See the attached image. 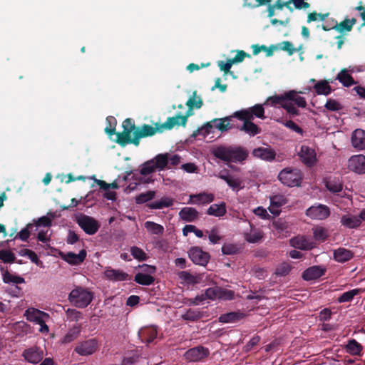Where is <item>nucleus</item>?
<instances>
[{"mask_svg":"<svg viewBox=\"0 0 365 365\" xmlns=\"http://www.w3.org/2000/svg\"><path fill=\"white\" fill-rule=\"evenodd\" d=\"M123 131L117 133L115 142L124 147L128 144L138 146L141 138L152 137L156 133H162L158 122L154 123V126L143 124L136 126L132 118H126L122 123Z\"/></svg>","mask_w":365,"mask_h":365,"instance_id":"obj_1","label":"nucleus"},{"mask_svg":"<svg viewBox=\"0 0 365 365\" xmlns=\"http://www.w3.org/2000/svg\"><path fill=\"white\" fill-rule=\"evenodd\" d=\"M180 163V155L175 154L172 156L169 153H160L153 158L145 161L140 165V173L147 176L155 171H162L165 169H170L172 166L178 165Z\"/></svg>","mask_w":365,"mask_h":365,"instance_id":"obj_2","label":"nucleus"},{"mask_svg":"<svg viewBox=\"0 0 365 365\" xmlns=\"http://www.w3.org/2000/svg\"><path fill=\"white\" fill-rule=\"evenodd\" d=\"M212 154L227 163H241L248 157L247 150L240 146H219L213 150Z\"/></svg>","mask_w":365,"mask_h":365,"instance_id":"obj_3","label":"nucleus"},{"mask_svg":"<svg viewBox=\"0 0 365 365\" xmlns=\"http://www.w3.org/2000/svg\"><path fill=\"white\" fill-rule=\"evenodd\" d=\"M93 298V293L81 287H76L68 295L71 304L81 309L86 307L91 302Z\"/></svg>","mask_w":365,"mask_h":365,"instance_id":"obj_4","label":"nucleus"},{"mask_svg":"<svg viewBox=\"0 0 365 365\" xmlns=\"http://www.w3.org/2000/svg\"><path fill=\"white\" fill-rule=\"evenodd\" d=\"M232 116L225 117L223 118H215L210 122H207L201 128L197 129L193 133V136L202 134L204 136L207 135L212 132V129L216 128L221 132L227 131L232 128L230 120Z\"/></svg>","mask_w":365,"mask_h":365,"instance_id":"obj_5","label":"nucleus"},{"mask_svg":"<svg viewBox=\"0 0 365 365\" xmlns=\"http://www.w3.org/2000/svg\"><path fill=\"white\" fill-rule=\"evenodd\" d=\"M302 178V173L296 168H286L278 175V179L288 187L299 186Z\"/></svg>","mask_w":365,"mask_h":365,"instance_id":"obj_6","label":"nucleus"},{"mask_svg":"<svg viewBox=\"0 0 365 365\" xmlns=\"http://www.w3.org/2000/svg\"><path fill=\"white\" fill-rule=\"evenodd\" d=\"M78 226L89 235L96 234L100 228V223L93 217L81 214L76 218Z\"/></svg>","mask_w":365,"mask_h":365,"instance_id":"obj_7","label":"nucleus"},{"mask_svg":"<svg viewBox=\"0 0 365 365\" xmlns=\"http://www.w3.org/2000/svg\"><path fill=\"white\" fill-rule=\"evenodd\" d=\"M232 117H236L238 119H252L254 120L255 117L260 119H264V109L261 104H256L247 109H242L234 113Z\"/></svg>","mask_w":365,"mask_h":365,"instance_id":"obj_8","label":"nucleus"},{"mask_svg":"<svg viewBox=\"0 0 365 365\" xmlns=\"http://www.w3.org/2000/svg\"><path fill=\"white\" fill-rule=\"evenodd\" d=\"M264 104L270 106L276 107L279 106L286 110L287 113L292 115H299V111L294 106H292L285 101L284 93L282 95H274L267 98Z\"/></svg>","mask_w":365,"mask_h":365,"instance_id":"obj_9","label":"nucleus"},{"mask_svg":"<svg viewBox=\"0 0 365 365\" xmlns=\"http://www.w3.org/2000/svg\"><path fill=\"white\" fill-rule=\"evenodd\" d=\"M306 215L311 219L323 220L330 215V209L325 205L316 204L306 210Z\"/></svg>","mask_w":365,"mask_h":365,"instance_id":"obj_10","label":"nucleus"},{"mask_svg":"<svg viewBox=\"0 0 365 365\" xmlns=\"http://www.w3.org/2000/svg\"><path fill=\"white\" fill-rule=\"evenodd\" d=\"M188 255L194 264L200 266H205L210 259V254L199 247H192L188 251Z\"/></svg>","mask_w":365,"mask_h":365,"instance_id":"obj_11","label":"nucleus"},{"mask_svg":"<svg viewBox=\"0 0 365 365\" xmlns=\"http://www.w3.org/2000/svg\"><path fill=\"white\" fill-rule=\"evenodd\" d=\"M298 156L301 161L309 168L314 166L317 161L315 150L305 145L301 146Z\"/></svg>","mask_w":365,"mask_h":365,"instance_id":"obj_12","label":"nucleus"},{"mask_svg":"<svg viewBox=\"0 0 365 365\" xmlns=\"http://www.w3.org/2000/svg\"><path fill=\"white\" fill-rule=\"evenodd\" d=\"M98 349V341L96 339H90L77 345L74 349V351L81 356H88L96 352Z\"/></svg>","mask_w":365,"mask_h":365,"instance_id":"obj_13","label":"nucleus"},{"mask_svg":"<svg viewBox=\"0 0 365 365\" xmlns=\"http://www.w3.org/2000/svg\"><path fill=\"white\" fill-rule=\"evenodd\" d=\"M210 354L207 348L202 346H197L188 349L185 353V357L190 361H200L205 359Z\"/></svg>","mask_w":365,"mask_h":365,"instance_id":"obj_14","label":"nucleus"},{"mask_svg":"<svg viewBox=\"0 0 365 365\" xmlns=\"http://www.w3.org/2000/svg\"><path fill=\"white\" fill-rule=\"evenodd\" d=\"M348 168L357 174H365V156L364 155L351 156L348 160Z\"/></svg>","mask_w":365,"mask_h":365,"instance_id":"obj_15","label":"nucleus"},{"mask_svg":"<svg viewBox=\"0 0 365 365\" xmlns=\"http://www.w3.org/2000/svg\"><path fill=\"white\" fill-rule=\"evenodd\" d=\"M187 123V117L182 116L180 113L175 116L168 117L165 123H159L162 133L165 130H170L173 129L175 125H182L185 127Z\"/></svg>","mask_w":365,"mask_h":365,"instance_id":"obj_16","label":"nucleus"},{"mask_svg":"<svg viewBox=\"0 0 365 365\" xmlns=\"http://www.w3.org/2000/svg\"><path fill=\"white\" fill-rule=\"evenodd\" d=\"M23 356L29 363L38 364L43 357V351L39 347L33 346L25 349L23 352Z\"/></svg>","mask_w":365,"mask_h":365,"instance_id":"obj_17","label":"nucleus"},{"mask_svg":"<svg viewBox=\"0 0 365 365\" xmlns=\"http://www.w3.org/2000/svg\"><path fill=\"white\" fill-rule=\"evenodd\" d=\"M326 272V268L322 266H312L306 269L302 275V277L305 281H312L320 278Z\"/></svg>","mask_w":365,"mask_h":365,"instance_id":"obj_18","label":"nucleus"},{"mask_svg":"<svg viewBox=\"0 0 365 365\" xmlns=\"http://www.w3.org/2000/svg\"><path fill=\"white\" fill-rule=\"evenodd\" d=\"M285 101L292 106L294 105L299 108H305L307 102L304 97L300 96L299 93L294 90L289 91L284 93Z\"/></svg>","mask_w":365,"mask_h":365,"instance_id":"obj_19","label":"nucleus"},{"mask_svg":"<svg viewBox=\"0 0 365 365\" xmlns=\"http://www.w3.org/2000/svg\"><path fill=\"white\" fill-rule=\"evenodd\" d=\"M289 244L292 247L302 250H309L314 247L312 241L304 236L299 235L290 239Z\"/></svg>","mask_w":365,"mask_h":365,"instance_id":"obj_20","label":"nucleus"},{"mask_svg":"<svg viewBox=\"0 0 365 365\" xmlns=\"http://www.w3.org/2000/svg\"><path fill=\"white\" fill-rule=\"evenodd\" d=\"M42 314H44V312L36 309H29L26 311L25 313L26 319L29 321L36 322V324L41 326V331H43V329L48 331V326L45 324L43 319H42Z\"/></svg>","mask_w":365,"mask_h":365,"instance_id":"obj_21","label":"nucleus"},{"mask_svg":"<svg viewBox=\"0 0 365 365\" xmlns=\"http://www.w3.org/2000/svg\"><path fill=\"white\" fill-rule=\"evenodd\" d=\"M61 258L70 264L78 265L81 264L86 257V251L82 250L78 254L69 252L67 253H62L61 255Z\"/></svg>","mask_w":365,"mask_h":365,"instance_id":"obj_22","label":"nucleus"},{"mask_svg":"<svg viewBox=\"0 0 365 365\" xmlns=\"http://www.w3.org/2000/svg\"><path fill=\"white\" fill-rule=\"evenodd\" d=\"M252 155L266 161H272L276 156L274 150L270 148L259 147L252 150Z\"/></svg>","mask_w":365,"mask_h":365,"instance_id":"obj_23","label":"nucleus"},{"mask_svg":"<svg viewBox=\"0 0 365 365\" xmlns=\"http://www.w3.org/2000/svg\"><path fill=\"white\" fill-rule=\"evenodd\" d=\"M158 331L155 327H146L138 331V336L143 342L150 344L157 337Z\"/></svg>","mask_w":365,"mask_h":365,"instance_id":"obj_24","label":"nucleus"},{"mask_svg":"<svg viewBox=\"0 0 365 365\" xmlns=\"http://www.w3.org/2000/svg\"><path fill=\"white\" fill-rule=\"evenodd\" d=\"M180 218L187 222H195L199 219L198 211L192 207H185L179 212Z\"/></svg>","mask_w":365,"mask_h":365,"instance_id":"obj_25","label":"nucleus"},{"mask_svg":"<svg viewBox=\"0 0 365 365\" xmlns=\"http://www.w3.org/2000/svg\"><path fill=\"white\" fill-rule=\"evenodd\" d=\"M104 275L108 279L114 282L126 281L129 279L128 273L120 269H115L110 267L105 270Z\"/></svg>","mask_w":365,"mask_h":365,"instance_id":"obj_26","label":"nucleus"},{"mask_svg":"<svg viewBox=\"0 0 365 365\" xmlns=\"http://www.w3.org/2000/svg\"><path fill=\"white\" fill-rule=\"evenodd\" d=\"M354 257V252L344 247H339L333 251V258L335 261L344 263Z\"/></svg>","mask_w":365,"mask_h":365,"instance_id":"obj_27","label":"nucleus"},{"mask_svg":"<svg viewBox=\"0 0 365 365\" xmlns=\"http://www.w3.org/2000/svg\"><path fill=\"white\" fill-rule=\"evenodd\" d=\"M341 225L349 229H356L360 227L361 220L360 215L359 216L351 215H342L340 220Z\"/></svg>","mask_w":365,"mask_h":365,"instance_id":"obj_28","label":"nucleus"},{"mask_svg":"<svg viewBox=\"0 0 365 365\" xmlns=\"http://www.w3.org/2000/svg\"><path fill=\"white\" fill-rule=\"evenodd\" d=\"M351 144L357 150L365 149V130H355L351 135Z\"/></svg>","mask_w":365,"mask_h":365,"instance_id":"obj_29","label":"nucleus"},{"mask_svg":"<svg viewBox=\"0 0 365 365\" xmlns=\"http://www.w3.org/2000/svg\"><path fill=\"white\" fill-rule=\"evenodd\" d=\"M243 121V125L240 127V130L244 131L250 136H255L259 134L262 131L261 128L254 123L252 119H240Z\"/></svg>","mask_w":365,"mask_h":365,"instance_id":"obj_30","label":"nucleus"},{"mask_svg":"<svg viewBox=\"0 0 365 365\" xmlns=\"http://www.w3.org/2000/svg\"><path fill=\"white\" fill-rule=\"evenodd\" d=\"M245 317V314L240 311L231 312L221 314L218 320L221 323H235Z\"/></svg>","mask_w":365,"mask_h":365,"instance_id":"obj_31","label":"nucleus"},{"mask_svg":"<svg viewBox=\"0 0 365 365\" xmlns=\"http://www.w3.org/2000/svg\"><path fill=\"white\" fill-rule=\"evenodd\" d=\"M356 23V19H347L346 18L344 21L340 23H336L332 29L339 32L340 34H345L352 30L354 25Z\"/></svg>","mask_w":365,"mask_h":365,"instance_id":"obj_32","label":"nucleus"},{"mask_svg":"<svg viewBox=\"0 0 365 365\" xmlns=\"http://www.w3.org/2000/svg\"><path fill=\"white\" fill-rule=\"evenodd\" d=\"M174 204V200L171 197L164 196L159 200L149 202L146 206L151 210H160L164 207H170Z\"/></svg>","mask_w":365,"mask_h":365,"instance_id":"obj_33","label":"nucleus"},{"mask_svg":"<svg viewBox=\"0 0 365 365\" xmlns=\"http://www.w3.org/2000/svg\"><path fill=\"white\" fill-rule=\"evenodd\" d=\"M190 200L188 203L191 204H208L214 200L212 194L200 193L197 195H191Z\"/></svg>","mask_w":365,"mask_h":365,"instance_id":"obj_34","label":"nucleus"},{"mask_svg":"<svg viewBox=\"0 0 365 365\" xmlns=\"http://www.w3.org/2000/svg\"><path fill=\"white\" fill-rule=\"evenodd\" d=\"M345 350L346 353L352 356H361L363 346L356 339H349L347 344L345 345Z\"/></svg>","mask_w":365,"mask_h":365,"instance_id":"obj_35","label":"nucleus"},{"mask_svg":"<svg viewBox=\"0 0 365 365\" xmlns=\"http://www.w3.org/2000/svg\"><path fill=\"white\" fill-rule=\"evenodd\" d=\"M336 79L338 80L345 87H350L356 84V81L349 73V71L346 68H343L337 74Z\"/></svg>","mask_w":365,"mask_h":365,"instance_id":"obj_36","label":"nucleus"},{"mask_svg":"<svg viewBox=\"0 0 365 365\" xmlns=\"http://www.w3.org/2000/svg\"><path fill=\"white\" fill-rule=\"evenodd\" d=\"M226 212V205L224 202H222L219 205H211L207 210V214L215 217H222L225 215Z\"/></svg>","mask_w":365,"mask_h":365,"instance_id":"obj_37","label":"nucleus"},{"mask_svg":"<svg viewBox=\"0 0 365 365\" xmlns=\"http://www.w3.org/2000/svg\"><path fill=\"white\" fill-rule=\"evenodd\" d=\"M204 317L203 312L199 309H189L182 315V319L189 322H196Z\"/></svg>","mask_w":365,"mask_h":365,"instance_id":"obj_38","label":"nucleus"},{"mask_svg":"<svg viewBox=\"0 0 365 365\" xmlns=\"http://www.w3.org/2000/svg\"><path fill=\"white\" fill-rule=\"evenodd\" d=\"M314 88L318 95L328 96L332 92V88L329 86V81L323 80L318 81Z\"/></svg>","mask_w":365,"mask_h":365,"instance_id":"obj_39","label":"nucleus"},{"mask_svg":"<svg viewBox=\"0 0 365 365\" xmlns=\"http://www.w3.org/2000/svg\"><path fill=\"white\" fill-rule=\"evenodd\" d=\"M284 6L288 9L291 12L295 9H307L310 4L305 1V0H288L284 1Z\"/></svg>","mask_w":365,"mask_h":365,"instance_id":"obj_40","label":"nucleus"},{"mask_svg":"<svg viewBox=\"0 0 365 365\" xmlns=\"http://www.w3.org/2000/svg\"><path fill=\"white\" fill-rule=\"evenodd\" d=\"M81 325H74L71 328L62 339V343L68 344L78 338L81 333Z\"/></svg>","mask_w":365,"mask_h":365,"instance_id":"obj_41","label":"nucleus"},{"mask_svg":"<svg viewBox=\"0 0 365 365\" xmlns=\"http://www.w3.org/2000/svg\"><path fill=\"white\" fill-rule=\"evenodd\" d=\"M246 241L250 243H258L263 238V232L255 228H252L249 233L245 235Z\"/></svg>","mask_w":365,"mask_h":365,"instance_id":"obj_42","label":"nucleus"},{"mask_svg":"<svg viewBox=\"0 0 365 365\" xmlns=\"http://www.w3.org/2000/svg\"><path fill=\"white\" fill-rule=\"evenodd\" d=\"M185 105L190 108V110H192L193 108L199 109L202 106L203 101L200 96H197V91H195L186 102Z\"/></svg>","mask_w":365,"mask_h":365,"instance_id":"obj_43","label":"nucleus"},{"mask_svg":"<svg viewBox=\"0 0 365 365\" xmlns=\"http://www.w3.org/2000/svg\"><path fill=\"white\" fill-rule=\"evenodd\" d=\"M156 192L155 190H148L136 195L135 200L136 204H144L150 202L155 197Z\"/></svg>","mask_w":365,"mask_h":365,"instance_id":"obj_44","label":"nucleus"},{"mask_svg":"<svg viewBox=\"0 0 365 365\" xmlns=\"http://www.w3.org/2000/svg\"><path fill=\"white\" fill-rule=\"evenodd\" d=\"M134 281L139 284L149 286L154 283L155 278L151 275L139 272L135 274Z\"/></svg>","mask_w":365,"mask_h":365,"instance_id":"obj_45","label":"nucleus"},{"mask_svg":"<svg viewBox=\"0 0 365 365\" xmlns=\"http://www.w3.org/2000/svg\"><path fill=\"white\" fill-rule=\"evenodd\" d=\"M361 292V289H354L349 290L348 292H344L337 299L338 302L344 303V302H351L355 296L360 294Z\"/></svg>","mask_w":365,"mask_h":365,"instance_id":"obj_46","label":"nucleus"},{"mask_svg":"<svg viewBox=\"0 0 365 365\" xmlns=\"http://www.w3.org/2000/svg\"><path fill=\"white\" fill-rule=\"evenodd\" d=\"M145 227L153 235H160L164 232V227L161 225L151 221L145 222Z\"/></svg>","mask_w":365,"mask_h":365,"instance_id":"obj_47","label":"nucleus"},{"mask_svg":"<svg viewBox=\"0 0 365 365\" xmlns=\"http://www.w3.org/2000/svg\"><path fill=\"white\" fill-rule=\"evenodd\" d=\"M91 179L94 180V182L98 185L101 190H108L110 188L114 190L119 188V185L116 181H113L111 183H107L104 180L97 179L96 175H93Z\"/></svg>","mask_w":365,"mask_h":365,"instance_id":"obj_48","label":"nucleus"},{"mask_svg":"<svg viewBox=\"0 0 365 365\" xmlns=\"http://www.w3.org/2000/svg\"><path fill=\"white\" fill-rule=\"evenodd\" d=\"M3 281L4 283L9 284V283H14V284H22L24 283V279L20 276H15L11 274L9 272L6 271L3 274Z\"/></svg>","mask_w":365,"mask_h":365,"instance_id":"obj_49","label":"nucleus"},{"mask_svg":"<svg viewBox=\"0 0 365 365\" xmlns=\"http://www.w3.org/2000/svg\"><path fill=\"white\" fill-rule=\"evenodd\" d=\"M180 279L185 281L187 284H195L199 283V280L196 276L192 275L187 271H182L178 273Z\"/></svg>","mask_w":365,"mask_h":365,"instance_id":"obj_50","label":"nucleus"},{"mask_svg":"<svg viewBox=\"0 0 365 365\" xmlns=\"http://www.w3.org/2000/svg\"><path fill=\"white\" fill-rule=\"evenodd\" d=\"M34 227V225L29 223L26 227L22 229L14 237V239L19 238L22 241H27L30 237V232Z\"/></svg>","mask_w":365,"mask_h":365,"instance_id":"obj_51","label":"nucleus"},{"mask_svg":"<svg viewBox=\"0 0 365 365\" xmlns=\"http://www.w3.org/2000/svg\"><path fill=\"white\" fill-rule=\"evenodd\" d=\"M285 7L282 0H277L273 4H269L267 6V17L272 18L275 14V10H282Z\"/></svg>","mask_w":365,"mask_h":365,"instance_id":"obj_52","label":"nucleus"},{"mask_svg":"<svg viewBox=\"0 0 365 365\" xmlns=\"http://www.w3.org/2000/svg\"><path fill=\"white\" fill-rule=\"evenodd\" d=\"M130 251L132 256L139 261H145L148 258L147 254L138 247L133 246Z\"/></svg>","mask_w":365,"mask_h":365,"instance_id":"obj_53","label":"nucleus"},{"mask_svg":"<svg viewBox=\"0 0 365 365\" xmlns=\"http://www.w3.org/2000/svg\"><path fill=\"white\" fill-rule=\"evenodd\" d=\"M221 250L223 255H235L240 252V247L235 244L225 243L222 245Z\"/></svg>","mask_w":365,"mask_h":365,"instance_id":"obj_54","label":"nucleus"},{"mask_svg":"<svg viewBox=\"0 0 365 365\" xmlns=\"http://www.w3.org/2000/svg\"><path fill=\"white\" fill-rule=\"evenodd\" d=\"M327 188L333 193H337L342 190L343 185L342 184L335 180H329L326 182Z\"/></svg>","mask_w":365,"mask_h":365,"instance_id":"obj_55","label":"nucleus"},{"mask_svg":"<svg viewBox=\"0 0 365 365\" xmlns=\"http://www.w3.org/2000/svg\"><path fill=\"white\" fill-rule=\"evenodd\" d=\"M291 271V266L287 262H282L279 264L276 269L274 274L277 276L284 277L289 274Z\"/></svg>","mask_w":365,"mask_h":365,"instance_id":"obj_56","label":"nucleus"},{"mask_svg":"<svg viewBox=\"0 0 365 365\" xmlns=\"http://www.w3.org/2000/svg\"><path fill=\"white\" fill-rule=\"evenodd\" d=\"M0 259L4 263H12L14 262L16 257L11 251L1 250H0Z\"/></svg>","mask_w":365,"mask_h":365,"instance_id":"obj_57","label":"nucleus"},{"mask_svg":"<svg viewBox=\"0 0 365 365\" xmlns=\"http://www.w3.org/2000/svg\"><path fill=\"white\" fill-rule=\"evenodd\" d=\"M314 237L317 240L324 241L328 237L327 229L322 227H317L313 230Z\"/></svg>","mask_w":365,"mask_h":365,"instance_id":"obj_58","label":"nucleus"},{"mask_svg":"<svg viewBox=\"0 0 365 365\" xmlns=\"http://www.w3.org/2000/svg\"><path fill=\"white\" fill-rule=\"evenodd\" d=\"M235 292L232 290L219 287L218 298L222 300H232L234 299Z\"/></svg>","mask_w":365,"mask_h":365,"instance_id":"obj_59","label":"nucleus"},{"mask_svg":"<svg viewBox=\"0 0 365 365\" xmlns=\"http://www.w3.org/2000/svg\"><path fill=\"white\" fill-rule=\"evenodd\" d=\"M324 107L330 111H339L343 108V106L339 102L332 98L327 100Z\"/></svg>","mask_w":365,"mask_h":365,"instance_id":"obj_60","label":"nucleus"},{"mask_svg":"<svg viewBox=\"0 0 365 365\" xmlns=\"http://www.w3.org/2000/svg\"><path fill=\"white\" fill-rule=\"evenodd\" d=\"M219 287H210L205 289L204 295L205 300L206 299L215 300L218 298Z\"/></svg>","mask_w":365,"mask_h":365,"instance_id":"obj_61","label":"nucleus"},{"mask_svg":"<svg viewBox=\"0 0 365 365\" xmlns=\"http://www.w3.org/2000/svg\"><path fill=\"white\" fill-rule=\"evenodd\" d=\"M66 316L69 320L75 322H78L83 318L82 313L74 309H68Z\"/></svg>","mask_w":365,"mask_h":365,"instance_id":"obj_62","label":"nucleus"},{"mask_svg":"<svg viewBox=\"0 0 365 365\" xmlns=\"http://www.w3.org/2000/svg\"><path fill=\"white\" fill-rule=\"evenodd\" d=\"M34 227H49L52 225V220L47 216H43L39 217L37 220H34Z\"/></svg>","mask_w":365,"mask_h":365,"instance_id":"obj_63","label":"nucleus"},{"mask_svg":"<svg viewBox=\"0 0 365 365\" xmlns=\"http://www.w3.org/2000/svg\"><path fill=\"white\" fill-rule=\"evenodd\" d=\"M208 238L210 242L215 245L221 240L222 237L218 235L217 229L216 227H213L210 232Z\"/></svg>","mask_w":365,"mask_h":365,"instance_id":"obj_64","label":"nucleus"}]
</instances>
